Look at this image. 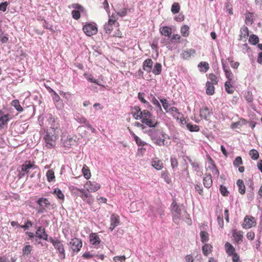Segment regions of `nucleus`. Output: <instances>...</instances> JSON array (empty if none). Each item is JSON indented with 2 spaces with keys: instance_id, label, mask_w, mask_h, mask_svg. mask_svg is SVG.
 I'll return each instance as SVG.
<instances>
[{
  "instance_id": "nucleus-20",
  "label": "nucleus",
  "mask_w": 262,
  "mask_h": 262,
  "mask_svg": "<svg viewBox=\"0 0 262 262\" xmlns=\"http://www.w3.org/2000/svg\"><path fill=\"white\" fill-rule=\"evenodd\" d=\"M119 224V216L115 215H112L111 217V225L109 229L112 231L114 228L117 226Z\"/></svg>"
},
{
  "instance_id": "nucleus-38",
  "label": "nucleus",
  "mask_w": 262,
  "mask_h": 262,
  "mask_svg": "<svg viewBox=\"0 0 262 262\" xmlns=\"http://www.w3.org/2000/svg\"><path fill=\"white\" fill-rule=\"evenodd\" d=\"M32 250V246L28 245L24 247L23 248V255L28 256Z\"/></svg>"
},
{
  "instance_id": "nucleus-58",
  "label": "nucleus",
  "mask_w": 262,
  "mask_h": 262,
  "mask_svg": "<svg viewBox=\"0 0 262 262\" xmlns=\"http://www.w3.org/2000/svg\"><path fill=\"white\" fill-rule=\"evenodd\" d=\"M208 78L210 80V82H212L213 84H216L218 82V80L216 76L213 74H210L209 75Z\"/></svg>"
},
{
  "instance_id": "nucleus-41",
  "label": "nucleus",
  "mask_w": 262,
  "mask_h": 262,
  "mask_svg": "<svg viewBox=\"0 0 262 262\" xmlns=\"http://www.w3.org/2000/svg\"><path fill=\"white\" fill-rule=\"evenodd\" d=\"M162 70V66L160 63L157 62L154 67L152 70V72L155 75H159L161 73Z\"/></svg>"
},
{
  "instance_id": "nucleus-27",
  "label": "nucleus",
  "mask_w": 262,
  "mask_h": 262,
  "mask_svg": "<svg viewBox=\"0 0 262 262\" xmlns=\"http://www.w3.org/2000/svg\"><path fill=\"white\" fill-rule=\"evenodd\" d=\"M225 248L227 253L228 254V255H233L235 253V248L233 247V246L230 244L229 243L227 242L225 244Z\"/></svg>"
},
{
  "instance_id": "nucleus-37",
  "label": "nucleus",
  "mask_w": 262,
  "mask_h": 262,
  "mask_svg": "<svg viewBox=\"0 0 262 262\" xmlns=\"http://www.w3.org/2000/svg\"><path fill=\"white\" fill-rule=\"evenodd\" d=\"M200 71L202 72H206L209 69V64L207 62H201L199 65Z\"/></svg>"
},
{
  "instance_id": "nucleus-55",
  "label": "nucleus",
  "mask_w": 262,
  "mask_h": 262,
  "mask_svg": "<svg viewBox=\"0 0 262 262\" xmlns=\"http://www.w3.org/2000/svg\"><path fill=\"white\" fill-rule=\"evenodd\" d=\"M233 165L235 167H238L239 165L243 164L242 159L240 156L237 157L233 161Z\"/></svg>"
},
{
  "instance_id": "nucleus-57",
  "label": "nucleus",
  "mask_w": 262,
  "mask_h": 262,
  "mask_svg": "<svg viewBox=\"0 0 262 262\" xmlns=\"http://www.w3.org/2000/svg\"><path fill=\"white\" fill-rule=\"evenodd\" d=\"M245 98L248 103H251L253 101V98L252 94L250 92H248L246 93Z\"/></svg>"
},
{
  "instance_id": "nucleus-28",
  "label": "nucleus",
  "mask_w": 262,
  "mask_h": 262,
  "mask_svg": "<svg viewBox=\"0 0 262 262\" xmlns=\"http://www.w3.org/2000/svg\"><path fill=\"white\" fill-rule=\"evenodd\" d=\"M160 33L165 36L170 37L171 34V29L167 26H164L160 28Z\"/></svg>"
},
{
  "instance_id": "nucleus-23",
  "label": "nucleus",
  "mask_w": 262,
  "mask_h": 262,
  "mask_svg": "<svg viewBox=\"0 0 262 262\" xmlns=\"http://www.w3.org/2000/svg\"><path fill=\"white\" fill-rule=\"evenodd\" d=\"M141 122L143 124H145L150 127L155 128L158 125L159 123L157 121H155L151 118H144L142 119Z\"/></svg>"
},
{
  "instance_id": "nucleus-62",
  "label": "nucleus",
  "mask_w": 262,
  "mask_h": 262,
  "mask_svg": "<svg viewBox=\"0 0 262 262\" xmlns=\"http://www.w3.org/2000/svg\"><path fill=\"white\" fill-rule=\"evenodd\" d=\"M194 188L200 195L203 194V187L200 184H196L194 185Z\"/></svg>"
},
{
  "instance_id": "nucleus-61",
  "label": "nucleus",
  "mask_w": 262,
  "mask_h": 262,
  "mask_svg": "<svg viewBox=\"0 0 262 262\" xmlns=\"http://www.w3.org/2000/svg\"><path fill=\"white\" fill-rule=\"evenodd\" d=\"M135 141L136 144L139 146H143L147 144V143L144 141L141 140V139L139 137H135Z\"/></svg>"
},
{
  "instance_id": "nucleus-25",
  "label": "nucleus",
  "mask_w": 262,
  "mask_h": 262,
  "mask_svg": "<svg viewBox=\"0 0 262 262\" xmlns=\"http://www.w3.org/2000/svg\"><path fill=\"white\" fill-rule=\"evenodd\" d=\"M48 121L51 125L50 130L54 132L55 128H57V123L56 122L55 118L50 115L48 119Z\"/></svg>"
},
{
  "instance_id": "nucleus-60",
  "label": "nucleus",
  "mask_w": 262,
  "mask_h": 262,
  "mask_svg": "<svg viewBox=\"0 0 262 262\" xmlns=\"http://www.w3.org/2000/svg\"><path fill=\"white\" fill-rule=\"evenodd\" d=\"M170 162H171V166L173 169H174L175 168L177 167V166L178 165V162L176 158L171 157L170 158Z\"/></svg>"
},
{
  "instance_id": "nucleus-36",
  "label": "nucleus",
  "mask_w": 262,
  "mask_h": 262,
  "mask_svg": "<svg viewBox=\"0 0 262 262\" xmlns=\"http://www.w3.org/2000/svg\"><path fill=\"white\" fill-rule=\"evenodd\" d=\"M53 193L55 194L58 199L62 201H64V195L60 189L57 188L54 189Z\"/></svg>"
},
{
  "instance_id": "nucleus-31",
  "label": "nucleus",
  "mask_w": 262,
  "mask_h": 262,
  "mask_svg": "<svg viewBox=\"0 0 262 262\" xmlns=\"http://www.w3.org/2000/svg\"><path fill=\"white\" fill-rule=\"evenodd\" d=\"M236 184L238 187L239 192L244 194L245 193L246 188L243 180L239 179L236 182Z\"/></svg>"
},
{
  "instance_id": "nucleus-18",
  "label": "nucleus",
  "mask_w": 262,
  "mask_h": 262,
  "mask_svg": "<svg viewBox=\"0 0 262 262\" xmlns=\"http://www.w3.org/2000/svg\"><path fill=\"white\" fill-rule=\"evenodd\" d=\"M153 61L150 59H146L143 63V69L147 73H150L152 70Z\"/></svg>"
},
{
  "instance_id": "nucleus-5",
  "label": "nucleus",
  "mask_w": 262,
  "mask_h": 262,
  "mask_svg": "<svg viewBox=\"0 0 262 262\" xmlns=\"http://www.w3.org/2000/svg\"><path fill=\"white\" fill-rule=\"evenodd\" d=\"M171 208V212L173 215V220L174 222L179 221L182 211H183L186 215H187L186 211L184 210L183 206L178 205L175 201H173L172 203Z\"/></svg>"
},
{
  "instance_id": "nucleus-7",
  "label": "nucleus",
  "mask_w": 262,
  "mask_h": 262,
  "mask_svg": "<svg viewBox=\"0 0 262 262\" xmlns=\"http://www.w3.org/2000/svg\"><path fill=\"white\" fill-rule=\"evenodd\" d=\"M83 31L86 35L91 36L97 33V28L96 25L88 24L83 26Z\"/></svg>"
},
{
  "instance_id": "nucleus-13",
  "label": "nucleus",
  "mask_w": 262,
  "mask_h": 262,
  "mask_svg": "<svg viewBox=\"0 0 262 262\" xmlns=\"http://www.w3.org/2000/svg\"><path fill=\"white\" fill-rule=\"evenodd\" d=\"M136 113L133 114V116L135 117L136 120H139L144 118H151L152 117V115L151 113L147 110H143L142 112L140 113V114L138 115L137 117H135Z\"/></svg>"
},
{
  "instance_id": "nucleus-44",
  "label": "nucleus",
  "mask_w": 262,
  "mask_h": 262,
  "mask_svg": "<svg viewBox=\"0 0 262 262\" xmlns=\"http://www.w3.org/2000/svg\"><path fill=\"white\" fill-rule=\"evenodd\" d=\"M200 237L201 242L203 243L207 242L209 240V234L207 232L201 231L200 232Z\"/></svg>"
},
{
  "instance_id": "nucleus-1",
  "label": "nucleus",
  "mask_w": 262,
  "mask_h": 262,
  "mask_svg": "<svg viewBox=\"0 0 262 262\" xmlns=\"http://www.w3.org/2000/svg\"><path fill=\"white\" fill-rule=\"evenodd\" d=\"M150 138L151 140L157 145L162 146L165 145L166 134L159 129L152 128L148 130L144 131Z\"/></svg>"
},
{
  "instance_id": "nucleus-3",
  "label": "nucleus",
  "mask_w": 262,
  "mask_h": 262,
  "mask_svg": "<svg viewBox=\"0 0 262 262\" xmlns=\"http://www.w3.org/2000/svg\"><path fill=\"white\" fill-rule=\"evenodd\" d=\"M49 241L52 244L54 248L57 251L59 256L61 259H64L66 258V253L64 246L62 242L56 237H50L49 238Z\"/></svg>"
},
{
  "instance_id": "nucleus-56",
  "label": "nucleus",
  "mask_w": 262,
  "mask_h": 262,
  "mask_svg": "<svg viewBox=\"0 0 262 262\" xmlns=\"http://www.w3.org/2000/svg\"><path fill=\"white\" fill-rule=\"evenodd\" d=\"M48 236V235L46 233L45 229L44 228L42 229V234L37 235L38 238H39V239H43L45 241L49 240Z\"/></svg>"
},
{
  "instance_id": "nucleus-2",
  "label": "nucleus",
  "mask_w": 262,
  "mask_h": 262,
  "mask_svg": "<svg viewBox=\"0 0 262 262\" xmlns=\"http://www.w3.org/2000/svg\"><path fill=\"white\" fill-rule=\"evenodd\" d=\"M34 163H32L30 160L26 161L20 167L17 168V172H18L17 177L19 179L24 177L26 175H28L29 173V170L31 168H36Z\"/></svg>"
},
{
  "instance_id": "nucleus-43",
  "label": "nucleus",
  "mask_w": 262,
  "mask_h": 262,
  "mask_svg": "<svg viewBox=\"0 0 262 262\" xmlns=\"http://www.w3.org/2000/svg\"><path fill=\"white\" fill-rule=\"evenodd\" d=\"M212 248V246L209 244H205L202 247V251L204 255L205 256H207L209 253L211 251V249Z\"/></svg>"
},
{
  "instance_id": "nucleus-10",
  "label": "nucleus",
  "mask_w": 262,
  "mask_h": 262,
  "mask_svg": "<svg viewBox=\"0 0 262 262\" xmlns=\"http://www.w3.org/2000/svg\"><path fill=\"white\" fill-rule=\"evenodd\" d=\"M84 187L89 191L95 192L100 188V185L96 182L89 181L86 182Z\"/></svg>"
},
{
  "instance_id": "nucleus-39",
  "label": "nucleus",
  "mask_w": 262,
  "mask_h": 262,
  "mask_svg": "<svg viewBox=\"0 0 262 262\" xmlns=\"http://www.w3.org/2000/svg\"><path fill=\"white\" fill-rule=\"evenodd\" d=\"M161 176L167 184H170L171 183V178H170L169 173L167 170L162 171L161 172Z\"/></svg>"
},
{
  "instance_id": "nucleus-21",
  "label": "nucleus",
  "mask_w": 262,
  "mask_h": 262,
  "mask_svg": "<svg viewBox=\"0 0 262 262\" xmlns=\"http://www.w3.org/2000/svg\"><path fill=\"white\" fill-rule=\"evenodd\" d=\"M203 179V185L207 188H209L212 185L211 175L210 173H206Z\"/></svg>"
},
{
  "instance_id": "nucleus-15",
  "label": "nucleus",
  "mask_w": 262,
  "mask_h": 262,
  "mask_svg": "<svg viewBox=\"0 0 262 262\" xmlns=\"http://www.w3.org/2000/svg\"><path fill=\"white\" fill-rule=\"evenodd\" d=\"M212 114V112L209 111L207 106H205L200 111V116L203 117L204 119L206 120H209Z\"/></svg>"
},
{
  "instance_id": "nucleus-51",
  "label": "nucleus",
  "mask_w": 262,
  "mask_h": 262,
  "mask_svg": "<svg viewBox=\"0 0 262 262\" xmlns=\"http://www.w3.org/2000/svg\"><path fill=\"white\" fill-rule=\"evenodd\" d=\"M46 176L49 182H51L55 179L54 172L52 170H48L46 173Z\"/></svg>"
},
{
  "instance_id": "nucleus-9",
  "label": "nucleus",
  "mask_w": 262,
  "mask_h": 262,
  "mask_svg": "<svg viewBox=\"0 0 262 262\" xmlns=\"http://www.w3.org/2000/svg\"><path fill=\"white\" fill-rule=\"evenodd\" d=\"M72 7L74 9L72 11V14L73 17L77 20L80 17V12L84 11V8L78 4H73L72 5Z\"/></svg>"
},
{
  "instance_id": "nucleus-24",
  "label": "nucleus",
  "mask_w": 262,
  "mask_h": 262,
  "mask_svg": "<svg viewBox=\"0 0 262 262\" xmlns=\"http://www.w3.org/2000/svg\"><path fill=\"white\" fill-rule=\"evenodd\" d=\"M77 142L75 139H73L72 137H68L63 142V146L66 147L70 148L72 146L76 145Z\"/></svg>"
},
{
  "instance_id": "nucleus-34",
  "label": "nucleus",
  "mask_w": 262,
  "mask_h": 262,
  "mask_svg": "<svg viewBox=\"0 0 262 262\" xmlns=\"http://www.w3.org/2000/svg\"><path fill=\"white\" fill-rule=\"evenodd\" d=\"M82 171L84 178L88 180L91 178V174L90 169L86 165H84L82 169Z\"/></svg>"
},
{
  "instance_id": "nucleus-11",
  "label": "nucleus",
  "mask_w": 262,
  "mask_h": 262,
  "mask_svg": "<svg viewBox=\"0 0 262 262\" xmlns=\"http://www.w3.org/2000/svg\"><path fill=\"white\" fill-rule=\"evenodd\" d=\"M255 223V219L252 216L249 217L246 216L244 219V222L242 224V227L244 228L248 229L252 227Z\"/></svg>"
},
{
  "instance_id": "nucleus-12",
  "label": "nucleus",
  "mask_w": 262,
  "mask_h": 262,
  "mask_svg": "<svg viewBox=\"0 0 262 262\" xmlns=\"http://www.w3.org/2000/svg\"><path fill=\"white\" fill-rule=\"evenodd\" d=\"M52 97L54 102L55 103L56 107L58 109L62 108L63 107L62 100L56 92H54V93L52 94Z\"/></svg>"
},
{
  "instance_id": "nucleus-32",
  "label": "nucleus",
  "mask_w": 262,
  "mask_h": 262,
  "mask_svg": "<svg viewBox=\"0 0 262 262\" xmlns=\"http://www.w3.org/2000/svg\"><path fill=\"white\" fill-rule=\"evenodd\" d=\"M240 39L242 40L243 37L246 38L249 36L248 28L246 26H243L240 30Z\"/></svg>"
},
{
  "instance_id": "nucleus-52",
  "label": "nucleus",
  "mask_w": 262,
  "mask_h": 262,
  "mask_svg": "<svg viewBox=\"0 0 262 262\" xmlns=\"http://www.w3.org/2000/svg\"><path fill=\"white\" fill-rule=\"evenodd\" d=\"M33 225L32 222L30 220H27V222H25V224L24 225H20L19 227L23 228L24 230H26L29 229L30 227H32Z\"/></svg>"
},
{
  "instance_id": "nucleus-6",
  "label": "nucleus",
  "mask_w": 262,
  "mask_h": 262,
  "mask_svg": "<svg viewBox=\"0 0 262 262\" xmlns=\"http://www.w3.org/2000/svg\"><path fill=\"white\" fill-rule=\"evenodd\" d=\"M52 131H47L45 137H44L46 146L48 148H51L55 146V141L57 139V136L55 134H53Z\"/></svg>"
},
{
  "instance_id": "nucleus-22",
  "label": "nucleus",
  "mask_w": 262,
  "mask_h": 262,
  "mask_svg": "<svg viewBox=\"0 0 262 262\" xmlns=\"http://www.w3.org/2000/svg\"><path fill=\"white\" fill-rule=\"evenodd\" d=\"M150 97H151V102L153 103L154 105H155L156 110L157 113H164L162 109L161 106L158 100L155 98V97L152 94H150Z\"/></svg>"
},
{
  "instance_id": "nucleus-26",
  "label": "nucleus",
  "mask_w": 262,
  "mask_h": 262,
  "mask_svg": "<svg viewBox=\"0 0 262 262\" xmlns=\"http://www.w3.org/2000/svg\"><path fill=\"white\" fill-rule=\"evenodd\" d=\"M207 94L209 95H212L214 93V86L212 82L209 81H207L206 83Z\"/></svg>"
},
{
  "instance_id": "nucleus-49",
  "label": "nucleus",
  "mask_w": 262,
  "mask_h": 262,
  "mask_svg": "<svg viewBox=\"0 0 262 262\" xmlns=\"http://www.w3.org/2000/svg\"><path fill=\"white\" fill-rule=\"evenodd\" d=\"M180 6L178 3H174L171 6V11L173 14L177 13L179 12Z\"/></svg>"
},
{
  "instance_id": "nucleus-46",
  "label": "nucleus",
  "mask_w": 262,
  "mask_h": 262,
  "mask_svg": "<svg viewBox=\"0 0 262 262\" xmlns=\"http://www.w3.org/2000/svg\"><path fill=\"white\" fill-rule=\"evenodd\" d=\"M186 126L190 132H198L200 130V127L196 124L188 123Z\"/></svg>"
},
{
  "instance_id": "nucleus-53",
  "label": "nucleus",
  "mask_w": 262,
  "mask_h": 262,
  "mask_svg": "<svg viewBox=\"0 0 262 262\" xmlns=\"http://www.w3.org/2000/svg\"><path fill=\"white\" fill-rule=\"evenodd\" d=\"M225 8L227 9V11H228L229 14H233L232 7L230 1H227V2L225 4Z\"/></svg>"
},
{
  "instance_id": "nucleus-29",
  "label": "nucleus",
  "mask_w": 262,
  "mask_h": 262,
  "mask_svg": "<svg viewBox=\"0 0 262 262\" xmlns=\"http://www.w3.org/2000/svg\"><path fill=\"white\" fill-rule=\"evenodd\" d=\"M232 81L230 80H227L225 83V88L226 91L229 94H232L234 92V88L232 85Z\"/></svg>"
},
{
  "instance_id": "nucleus-59",
  "label": "nucleus",
  "mask_w": 262,
  "mask_h": 262,
  "mask_svg": "<svg viewBox=\"0 0 262 262\" xmlns=\"http://www.w3.org/2000/svg\"><path fill=\"white\" fill-rule=\"evenodd\" d=\"M160 102L162 104L164 109L167 112H168V108L169 107V104L168 101L166 99H160Z\"/></svg>"
},
{
  "instance_id": "nucleus-40",
  "label": "nucleus",
  "mask_w": 262,
  "mask_h": 262,
  "mask_svg": "<svg viewBox=\"0 0 262 262\" xmlns=\"http://www.w3.org/2000/svg\"><path fill=\"white\" fill-rule=\"evenodd\" d=\"M151 165L157 170H160L163 167V163L160 160H154L151 162Z\"/></svg>"
},
{
  "instance_id": "nucleus-16",
  "label": "nucleus",
  "mask_w": 262,
  "mask_h": 262,
  "mask_svg": "<svg viewBox=\"0 0 262 262\" xmlns=\"http://www.w3.org/2000/svg\"><path fill=\"white\" fill-rule=\"evenodd\" d=\"M90 242L91 244L96 246L100 243L101 240L96 233H92L90 234Z\"/></svg>"
},
{
  "instance_id": "nucleus-19",
  "label": "nucleus",
  "mask_w": 262,
  "mask_h": 262,
  "mask_svg": "<svg viewBox=\"0 0 262 262\" xmlns=\"http://www.w3.org/2000/svg\"><path fill=\"white\" fill-rule=\"evenodd\" d=\"M222 66L223 70L225 73V76L226 78L228 79V80H230V81H232L233 75L231 70H230L229 67L228 66H226V64L224 63L223 61Z\"/></svg>"
},
{
  "instance_id": "nucleus-45",
  "label": "nucleus",
  "mask_w": 262,
  "mask_h": 262,
  "mask_svg": "<svg viewBox=\"0 0 262 262\" xmlns=\"http://www.w3.org/2000/svg\"><path fill=\"white\" fill-rule=\"evenodd\" d=\"M233 235L237 243L242 242L243 238V232L239 231L237 232L234 233Z\"/></svg>"
},
{
  "instance_id": "nucleus-42",
  "label": "nucleus",
  "mask_w": 262,
  "mask_h": 262,
  "mask_svg": "<svg viewBox=\"0 0 262 262\" xmlns=\"http://www.w3.org/2000/svg\"><path fill=\"white\" fill-rule=\"evenodd\" d=\"M249 42L253 45H256L259 42V38L256 35L252 34L249 37Z\"/></svg>"
},
{
  "instance_id": "nucleus-47",
  "label": "nucleus",
  "mask_w": 262,
  "mask_h": 262,
  "mask_svg": "<svg viewBox=\"0 0 262 262\" xmlns=\"http://www.w3.org/2000/svg\"><path fill=\"white\" fill-rule=\"evenodd\" d=\"M249 155L251 158L254 160H257L259 157V154L258 151L254 149H252L250 151Z\"/></svg>"
},
{
  "instance_id": "nucleus-63",
  "label": "nucleus",
  "mask_w": 262,
  "mask_h": 262,
  "mask_svg": "<svg viewBox=\"0 0 262 262\" xmlns=\"http://www.w3.org/2000/svg\"><path fill=\"white\" fill-rule=\"evenodd\" d=\"M144 95L145 94L144 93L140 92L138 94V98L142 103L144 104L147 103V101H146L144 98Z\"/></svg>"
},
{
  "instance_id": "nucleus-14",
  "label": "nucleus",
  "mask_w": 262,
  "mask_h": 262,
  "mask_svg": "<svg viewBox=\"0 0 262 262\" xmlns=\"http://www.w3.org/2000/svg\"><path fill=\"white\" fill-rule=\"evenodd\" d=\"M9 116L10 115L8 114H4L2 111H1L0 113V128H2L4 126L7 124V122L9 120Z\"/></svg>"
},
{
  "instance_id": "nucleus-4",
  "label": "nucleus",
  "mask_w": 262,
  "mask_h": 262,
  "mask_svg": "<svg viewBox=\"0 0 262 262\" xmlns=\"http://www.w3.org/2000/svg\"><path fill=\"white\" fill-rule=\"evenodd\" d=\"M36 203L38 205V207L36 208V210L38 213H43L47 212L48 209H53L51 208L53 205H51L48 199L46 198H39Z\"/></svg>"
},
{
  "instance_id": "nucleus-64",
  "label": "nucleus",
  "mask_w": 262,
  "mask_h": 262,
  "mask_svg": "<svg viewBox=\"0 0 262 262\" xmlns=\"http://www.w3.org/2000/svg\"><path fill=\"white\" fill-rule=\"evenodd\" d=\"M125 259L126 257L124 255L121 256H117L113 258L114 260L116 262H123L125 261Z\"/></svg>"
},
{
  "instance_id": "nucleus-17",
  "label": "nucleus",
  "mask_w": 262,
  "mask_h": 262,
  "mask_svg": "<svg viewBox=\"0 0 262 262\" xmlns=\"http://www.w3.org/2000/svg\"><path fill=\"white\" fill-rule=\"evenodd\" d=\"M195 53V50L193 49H188L184 51L181 54V57L185 60L189 59L192 55Z\"/></svg>"
},
{
  "instance_id": "nucleus-54",
  "label": "nucleus",
  "mask_w": 262,
  "mask_h": 262,
  "mask_svg": "<svg viewBox=\"0 0 262 262\" xmlns=\"http://www.w3.org/2000/svg\"><path fill=\"white\" fill-rule=\"evenodd\" d=\"M87 80L93 83H95L98 85L103 86L101 83H100L98 80L95 79L92 75H90L88 77H87Z\"/></svg>"
},
{
  "instance_id": "nucleus-33",
  "label": "nucleus",
  "mask_w": 262,
  "mask_h": 262,
  "mask_svg": "<svg viewBox=\"0 0 262 262\" xmlns=\"http://www.w3.org/2000/svg\"><path fill=\"white\" fill-rule=\"evenodd\" d=\"M11 104L18 112H22L23 111L24 108L21 106L19 101L17 99L13 100Z\"/></svg>"
},
{
  "instance_id": "nucleus-30",
  "label": "nucleus",
  "mask_w": 262,
  "mask_h": 262,
  "mask_svg": "<svg viewBox=\"0 0 262 262\" xmlns=\"http://www.w3.org/2000/svg\"><path fill=\"white\" fill-rule=\"evenodd\" d=\"M254 16L253 13L249 12H247L245 14V23L247 25H251L253 23V17Z\"/></svg>"
},
{
  "instance_id": "nucleus-48",
  "label": "nucleus",
  "mask_w": 262,
  "mask_h": 262,
  "mask_svg": "<svg viewBox=\"0 0 262 262\" xmlns=\"http://www.w3.org/2000/svg\"><path fill=\"white\" fill-rule=\"evenodd\" d=\"M189 27L187 25H184L181 27V33L183 36L184 37H187L189 35Z\"/></svg>"
},
{
  "instance_id": "nucleus-8",
  "label": "nucleus",
  "mask_w": 262,
  "mask_h": 262,
  "mask_svg": "<svg viewBox=\"0 0 262 262\" xmlns=\"http://www.w3.org/2000/svg\"><path fill=\"white\" fill-rule=\"evenodd\" d=\"M70 248L74 252H78L82 246L81 239L77 238H74L70 242Z\"/></svg>"
},
{
  "instance_id": "nucleus-35",
  "label": "nucleus",
  "mask_w": 262,
  "mask_h": 262,
  "mask_svg": "<svg viewBox=\"0 0 262 262\" xmlns=\"http://www.w3.org/2000/svg\"><path fill=\"white\" fill-rule=\"evenodd\" d=\"M74 190L79 191L81 193L79 195V196L83 200H85L86 197L89 196V193H87L86 191L84 189H79L78 188H74L73 189Z\"/></svg>"
},
{
  "instance_id": "nucleus-50",
  "label": "nucleus",
  "mask_w": 262,
  "mask_h": 262,
  "mask_svg": "<svg viewBox=\"0 0 262 262\" xmlns=\"http://www.w3.org/2000/svg\"><path fill=\"white\" fill-rule=\"evenodd\" d=\"M220 191L221 193L224 196H227L229 194V192L227 190V187L223 185L220 186Z\"/></svg>"
}]
</instances>
